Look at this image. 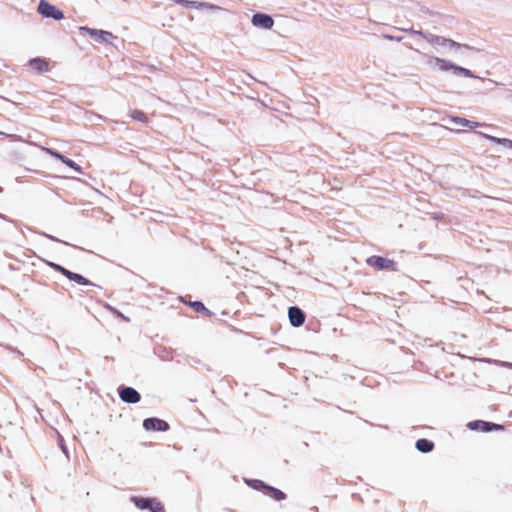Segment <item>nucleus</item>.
<instances>
[{
	"instance_id": "obj_12",
	"label": "nucleus",
	"mask_w": 512,
	"mask_h": 512,
	"mask_svg": "<svg viewBox=\"0 0 512 512\" xmlns=\"http://www.w3.org/2000/svg\"><path fill=\"white\" fill-rule=\"evenodd\" d=\"M29 65L32 69L37 70L39 72H44L48 70V63L42 58H33L29 61Z\"/></svg>"
},
{
	"instance_id": "obj_17",
	"label": "nucleus",
	"mask_w": 512,
	"mask_h": 512,
	"mask_svg": "<svg viewBox=\"0 0 512 512\" xmlns=\"http://www.w3.org/2000/svg\"><path fill=\"white\" fill-rule=\"evenodd\" d=\"M190 7H194L196 9H209V10H220L221 8L215 4L208 3V2H198V1H191Z\"/></svg>"
},
{
	"instance_id": "obj_24",
	"label": "nucleus",
	"mask_w": 512,
	"mask_h": 512,
	"mask_svg": "<svg viewBox=\"0 0 512 512\" xmlns=\"http://www.w3.org/2000/svg\"><path fill=\"white\" fill-rule=\"evenodd\" d=\"M42 150H43L45 153H47V154L51 155L52 157H54V158H56V159H58V160H61V159H62V157H63V155H62V154L58 153L57 151H55V150H53V149H50V148H46V147H44V148H42Z\"/></svg>"
},
{
	"instance_id": "obj_2",
	"label": "nucleus",
	"mask_w": 512,
	"mask_h": 512,
	"mask_svg": "<svg viewBox=\"0 0 512 512\" xmlns=\"http://www.w3.org/2000/svg\"><path fill=\"white\" fill-rule=\"evenodd\" d=\"M424 39L432 44V45H438V46H442V47H445L451 51H457L459 50L460 48L462 47H468L467 45H462L458 42H455L454 40L452 39H448V38H445V37H442V36H438V35H434V34H431V33H426L424 35Z\"/></svg>"
},
{
	"instance_id": "obj_30",
	"label": "nucleus",
	"mask_w": 512,
	"mask_h": 512,
	"mask_svg": "<svg viewBox=\"0 0 512 512\" xmlns=\"http://www.w3.org/2000/svg\"><path fill=\"white\" fill-rule=\"evenodd\" d=\"M491 431L492 430H502L503 427L499 424L490 423Z\"/></svg>"
},
{
	"instance_id": "obj_18",
	"label": "nucleus",
	"mask_w": 512,
	"mask_h": 512,
	"mask_svg": "<svg viewBox=\"0 0 512 512\" xmlns=\"http://www.w3.org/2000/svg\"><path fill=\"white\" fill-rule=\"evenodd\" d=\"M60 161L63 162L64 164H66L68 167L72 168L78 174L83 173L82 168L77 163H75L73 160L67 158L66 156L63 155V157Z\"/></svg>"
},
{
	"instance_id": "obj_19",
	"label": "nucleus",
	"mask_w": 512,
	"mask_h": 512,
	"mask_svg": "<svg viewBox=\"0 0 512 512\" xmlns=\"http://www.w3.org/2000/svg\"><path fill=\"white\" fill-rule=\"evenodd\" d=\"M267 490L269 492V495L278 501L283 500L286 497L285 494L279 489L267 487Z\"/></svg>"
},
{
	"instance_id": "obj_23",
	"label": "nucleus",
	"mask_w": 512,
	"mask_h": 512,
	"mask_svg": "<svg viewBox=\"0 0 512 512\" xmlns=\"http://www.w3.org/2000/svg\"><path fill=\"white\" fill-rule=\"evenodd\" d=\"M42 150H43L45 153H47V154L51 155L52 157H54V158H56V159H58V160H61V159H62V157H63V155H62V154L58 153L57 151H55V150H53V149H50V148H46V147H44V148H42Z\"/></svg>"
},
{
	"instance_id": "obj_14",
	"label": "nucleus",
	"mask_w": 512,
	"mask_h": 512,
	"mask_svg": "<svg viewBox=\"0 0 512 512\" xmlns=\"http://www.w3.org/2000/svg\"><path fill=\"white\" fill-rule=\"evenodd\" d=\"M130 501L133 502L138 509L146 510L149 507L148 505L151 503V498L132 496Z\"/></svg>"
},
{
	"instance_id": "obj_8",
	"label": "nucleus",
	"mask_w": 512,
	"mask_h": 512,
	"mask_svg": "<svg viewBox=\"0 0 512 512\" xmlns=\"http://www.w3.org/2000/svg\"><path fill=\"white\" fill-rule=\"evenodd\" d=\"M143 427L146 430L153 431H167L169 429V425L166 421L158 419V418H147L143 421Z\"/></svg>"
},
{
	"instance_id": "obj_26",
	"label": "nucleus",
	"mask_w": 512,
	"mask_h": 512,
	"mask_svg": "<svg viewBox=\"0 0 512 512\" xmlns=\"http://www.w3.org/2000/svg\"><path fill=\"white\" fill-rule=\"evenodd\" d=\"M404 31L408 32L409 34L411 35H416V36H420L424 39V35L426 33L422 32V31H419V30H414V29H403Z\"/></svg>"
},
{
	"instance_id": "obj_31",
	"label": "nucleus",
	"mask_w": 512,
	"mask_h": 512,
	"mask_svg": "<svg viewBox=\"0 0 512 512\" xmlns=\"http://www.w3.org/2000/svg\"><path fill=\"white\" fill-rule=\"evenodd\" d=\"M59 443H60V447L62 449V451L67 454V450H66V447L65 445L63 444V438L61 436H59Z\"/></svg>"
},
{
	"instance_id": "obj_28",
	"label": "nucleus",
	"mask_w": 512,
	"mask_h": 512,
	"mask_svg": "<svg viewBox=\"0 0 512 512\" xmlns=\"http://www.w3.org/2000/svg\"><path fill=\"white\" fill-rule=\"evenodd\" d=\"M109 309L111 311H113L118 317H121L122 319L126 320V321H129V319L127 317H125L122 313H120L119 311H117L116 309L112 308L109 306Z\"/></svg>"
},
{
	"instance_id": "obj_1",
	"label": "nucleus",
	"mask_w": 512,
	"mask_h": 512,
	"mask_svg": "<svg viewBox=\"0 0 512 512\" xmlns=\"http://www.w3.org/2000/svg\"><path fill=\"white\" fill-rule=\"evenodd\" d=\"M426 64L433 70L442 72L451 70L453 74L457 76H463L467 78L474 77L470 70L457 66L448 60L436 56H426Z\"/></svg>"
},
{
	"instance_id": "obj_4",
	"label": "nucleus",
	"mask_w": 512,
	"mask_h": 512,
	"mask_svg": "<svg viewBox=\"0 0 512 512\" xmlns=\"http://www.w3.org/2000/svg\"><path fill=\"white\" fill-rule=\"evenodd\" d=\"M38 12L46 18H53L55 20H61L64 18V14L61 10L45 0H41L39 2Z\"/></svg>"
},
{
	"instance_id": "obj_29",
	"label": "nucleus",
	"mask_w": 512,
	"mask_h": 512,
	"mask_svg": "<svg viewBox=\"0 0 512 512\" xmlns=\"http://www.w3.org/2000/svg\"><path fill=\"white\" fill-rule=\"evenodd\" d=\"M383 37L385 39H388V40H395V41H398L400 42L402 40L401 37H395V36H391V35H388V34H384Z\"/></svg>"
},
{
	"instance_id": "obj_20",
	"label": "nucleus",
	"mask_w": 512,
	"mask_h": 512,
	"mask_svg": "<svg viewBox=\"0 0 512 512\" xmlns=\"http://www.w3.org/2000/svg\"><path fill=\"white\" fill-rule=\"evenodd\" d=\"M148 509L151 512H160L163 509V505L156 498H151V503L148 505Z\"/></svg>"
},
{
	"instance_id": "obj_27",
	"label": "nucleus",
	"mask_w": 512,
	"mask_h": 512,
	"mask_svg": "<svg viewBox=\"0 0 512 512\" xmlns=\"http://www.w3.org/2000/svg\"><path fill=\"white\" fill-rule=\"evenodd\" d=\"M254 488H259V487H263L265 489H267L268 486H266L262 481L260 480H253V485H252Z\"/></svg>"
},
{
	"instance_id": "obj_3",
	"label": "nucleus",
	"mask_w": 512,
	"mask_h": 512,
	"mask_svg": "<svg viewBox=\"0 0 512 512\" xmlns=\"http://www.w3.org/2000/svg\"><path fill=\"white\" fill-rule=\"evenodd\" d=\"M48 265L51 268H53L55 271L60 272L62 275L66 276L69 280L74 281V282H76V283H78L80 285H90V286H94L95 285L91 281H89L88 279L83 277L82 275L74 273V272H71L70 270L62 267L59 264H56V263H53V262H49Z\"/></svg>"
},
{
	"instance_id": "obj_21",
	"label": "nucleus",
	"mask_w": 512,
	"mask_h": 512,
	"mask_svg": "<svg viewBox=\"0 0 512 512\" xmlns=\"http://www.w3.org/2000/svg\"><path fill=\"white\" fill-rule=\"evenodd\" d=\"M131 118L140 122H147V116L140 110H133L130 114Z\"/></svg>"
},
{
	"instance_id": "obj_7",
	"label": "nucleus",
	"mask_w": 512,
	"mask_h": 512,
	"mask_svg": "<svg viewBox=\"0 0 512 512\" xmlns=\"http://www.w3.org/2000/svg\"><path fill=\"white\" fill-rule=\"evenodd\" d=\"M251 23H252L253 26H255L257 28L269 30V29H271L273 27L274 20L268 14L255 13L252 16Z\"/></svg>"
},
{
	"instance_id": "obj_16",
	"label": "nucleus",
	"mask_w": 512,
	"mask_h": 512,
	"mask_svg": "<svg viewBox=\"0 0 512 512\" xmlns=\"http://www.w3.org/2000/svg\"><path fill=\"white\" fill-rule=\"evenodd\" d=\"M480 135H482L484 138L494 142V143H497V144H501L505 147H508V148H512V140L510 139H507V138H498V137H495V136H491V135H488V134H484V133H480Z\"/></svg>"
},
{
	"instance_id": "obj_22",
	"label": "nucleus",
	"mask_w": 512,
	"mask_h": 512,
	"mask_svg": "<svg viewBox=\"0 0 512 512\" xmlns=\"http://www.w3.org/2000/svg\"><path fill=\"white\" fill-rule=\"evenodd\" d=\"M487 362H490V363H493L497 366H500V367H505V368H510L512 369V363L511 362H507V361H501V360H491V359H488L486 360Z\"/></svg>"
},
{
	"instance_id": "obj_25",
	"label": "nucleus",
	"mask_w": 512,
	"mask_h": 512,
	"mask_svg": "<svg viewBox=\"0 0 512 512\" xmlns=\"http://www.w3.org/2000/svg\"><path fill=\"white\" fill-rule=\"evenodd\" d=\"M197 312L206 311V307L201 302H193L191 304Z\"/></svg>"
},
{
	"instance_id": "obj_5",
	"label": "nucleus",
	"mask_w": 512,
	"mask_h": 512,
	"mask_svg": "<svg viewBox=\"0 0 512 512\" xmlns=\"http://www.w3.org/2000/svg\"><path fill=\"white\" fill-rule=\"evenodd\" d=\"M79 31L81 33H88L92 38L100 43H112V40L116 38L111 32L92 29L85 26H81Z\"/></svg>"
},
{
	"instance_id": "obj_32",
	"label": "nucleus",
	"mask_w": 512,
	"mask_h": 512,
	"mask_svg": "<svg viewBox=\"0 0 512 512\" xmlns=\"http://www.w3.org/2000/svg\"><path fill=\"white\" fill-rule=\"evenodd\" d=\"M47 238L53 240V241H59L57 238H55L54 236H51V235H48V234H44Z\"/></svg>"
},
{
	"instance_id": "obj_9",
	"label": "nucleus",
	"mask_w": 512,
	"mask_h": 512,
	"mask_svg": "<svg viewBox=\"0 0 512 512\" xmlns=\"http://www.w3.org/2000/svg\"><path fill=\"white\" fill-rule=\"evenodd\" d=\"M119 396L126 403H137L140 401V394L132 387L119 389Z\"/></svg>"
},
{
	"instance_id": "obj_10",
	"label": "nucleus",
	"mask_w": 512,
	"mask_h": 512,
	"mask_svg": "<svg viewBox=\"0 0 512 512\" xmlns=\"http://www.w3.org/2000/svg\"><path fill=\"white\" fill-rule=\"evenodd\" d=\"M288 317L291 325L294 327L301 326L305 321V315L303 311L296 306H292L289 308Z\"/></svg>"
},
{
	"instance_id": "obj_15",
	"label": "nucleus",
	"mask_w": 512,
	"mask_h": 512,
	"mask_svg": "<svg viewBox=\"0 0 512 512\" xmlns=\"http://www.w3.org/2000/svg\"><path fill=\"white\" fill-rule=\"evenodd\" d=\"M416 448L423 453L431 452L434 448L433 442L427 439H419L416 442Z\"/></svg>"
},
{
	"instance_id": "obj_13",
	"label": "nucleus",
	"mask_w": 512,
	"mask_h": 512,
	"mask_svg": "<svg viewBox=\"0 0 512 512\" xmlns=\"http://www.w3.org/2000/svg\"><path fill=\"white\" fill-rule=\"evenodd\" d=\"M468 428L471 430H481L483 432H489L491 431L490 423L486 421H472L468 423Z\"/></svg>"
},
{
	"instance_id": "obj_6",
	"label": "nucleus",
	"mask_w": 512,
	"mask_h": 512,
	"mask_svg": "<svg viewBox=\"0 0 512 512\" xmlns=\"http://www.w3.org/2000/svg\"><path fill=\"white\" fill-rule=\"evenodd\" d=\"M367 264L371 267H375L380 270L388 269V270H397L395 267V262L393 260L383 258L380 256H371L367 259Z\"/></svg>"
},
{
	"instance_id": "obj_11",
	"label": "nucleus",
	"mask_w": 512,
	"mask_h": 512,
	"mask_svg": "<svg viewBox=\"0 0 512 512\" xmlns=\"http://www.w3.org/2000/svg\"><path fill=\"white\" fill-rule=\"evenodd\" d=\"M450 123L458 127H467L469 129H474L476 127L482 126V124L479 122L471 121L462 117H452L450 119Z\"/></svg>"
}]
</instances>
